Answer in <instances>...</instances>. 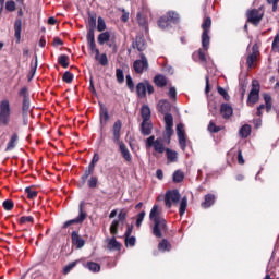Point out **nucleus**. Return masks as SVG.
<instances>
[{
  "label": "nucleus",
  "instance_id": "f257e3e1",
  "mask_svg": "<svg viewBox=\"0 0 279 279\" xmlns=\"http://www.w3.org/2000/svg\"><path fill=\"white\" fill-rule=\"evenodd\" d=\"M171 110V104L168 100H160L158 102V111L165 114V132L163 138L167 143H171V136H173V116L169 113Z\"/></svg>",
  "mask_w": 279,
  "mask_h": 279
},
{
  "label": "nucleus",
  "instance_id": "f03ea898",
  "mask_svg": "<svg viewBox=\"0 0 279 279\" xmlns=\"http://www.w3.org/2000/svg\"><path fill=\"white\" fill-rule=\"evenodd\" d=\"M122 125L123 124H122L121 120H117L114 122L113 128H112V135H113L112 141L116 145H118L122 158H124V160L126 162H132V155L130 154V149H128V146L125 145V143H123V141H121Z\"/></svg>",
  "mask_w": 279,
  "mask_h": 279
},
{
  "label": "nucleus",
  "instance_id": "7ed1b4c3",
  "mask_svg": "<svg viewBox=\"0 0 279 279\" xmlns=\"http://www.w3.org/2000/svg\"><path fill=\"white\" fill-rule=\"evenodd\" d=\"M12 117V108L10 107V100L3 99L0 102V126L10 125V119Z\"/></svg>",
  "mask_w": 279,
  "mask_h": 279
},
{
  "label": "nucleus",
  "instance_id": "20e7f679",
  "mask_svg": "<svg viewBox=\"0 0 279 279\" xmlns=\"http://www.w3.org/2000/svg\"><path fill=\"white\" fill-rule=\"evenodd\" d=\"M213 25V20L210 17H205L202 24V47L204 51H208L210 47V27Z\"/></svg>",
  "mask_w": 279,
  "mask_h": 279
},
{
  "label": "nucleus",
  "instance_id": "39448f33",
  "mask_svg": "<svg viewBox=\"0 0 279 279\" xmlns=\"http://www.w3.org/2000/svg\"><path fill=\"white\" fill-rule=\"evenodd\" d=\"M141 59H137L133 63V69L137 75H143L145 71H149V61L147 60V57H145V53L140 54Z\"/></svg>",
  "mask_w": 279,
  "mask_h": 279
},
{
  "label": "nucleus",
  "instance_id": "423d86ee",
  "mask_svg": "<svg viewBox=\"0 0 279 279\" xmlns=\"http://www.w3.org/2000/svg\"><path fill=\"white\" fill-rule=\"evenodd\" d=\"M146 147H154L155 151H157V154H165V151H167V148H165V142L162 140V137H158L156 140V137L154 135L149 136L146 140Z\"/></svg>",
  "mask_w": 279,
  "mask_h": 279
},
{
  "label": "nucleus",
  "instance_id": "0eeeda50",
  "mask_svg": "<svg viewBox=\"0 0 279 279\" xmlns=\"http://www.w3.org/2000/svg\"><path fill=\"white\" fill-rule=\"evenodd\" d=\"M259 94H260V84L258 83V81H253L252 88L247 98V106H254V104H257L258 99L260 98Z\"/></svg>",
  "mask_w": 279,
  "mask_h": 279
},
{
  "label": "nucleus",
  "instance_id": "6e6552de",
  "mask_svg": "<svg viewBox=\"0 0 279 279\" xmlns=\"http://www.w3.org/2000/svg\"><path fill=\"white\" fill-rule=\"evenodd\" d=\"M247 22L252 23V25H258L260 21H263V16H265V12L263 9H252L246 12Z\"/></svg>",
  "mask_w": 279,
  "mask_h": 279
},
{
  "label": "nucleus",
  "instance_id": "1a4fd4ad",
  "mask_svg": "<svg viewBox=\"0 0 279 279\" xmlns=\"http://www.w3.org/2000/svg\"><path fill=\"white\" fill-rule=\"evenodd\" d=\"M162 232H167V220L162 218L154 222L153 234L157 239H162Z\"/></svg>",
  "mask_w": 279,
  "mask_h": 279
},
{
  "label": "nucleus",
  "instance_id": "9d476101",
  "mask_svg": "<svg viewBox=\"0 0 279 279\" xmlns=\"http://www.w3.org/2000/svg\"><path fill=\"white\" fill-rule=\"evenodd\" d=\"M180 202V191L173 190L166 193L165 205L167 208H171L172 204H178Z\"/></svg>",
  "mask_w": 279,
  "mask_h": 279
},
{
  "label": "nucleus",
  "instance_id": "9b49d317",
  "mask_svg": "<svg viewBox=\"0 0 279 279\" xmlns=\"http://www.w3.org/2000/svg\"><path fill=\"white\" fill-rule=\"evenodd\" d=\"M84 202L80 204V213L78 216L72 220H68L64 222L63 228H69V226H73V223H84L86 220V213L84 211Z\"/></svg>",
  "mask_w": 279,
  "mask_h": 279
},
{
  "label": "nucleus",
  "instance_id": "f8f14e48",
  "mask_svg": "<svg viewBox=\"0 0 279 279\" xmlns=\"http://www.w3.org/2000/svg\"><path fill=\"white\" fill-rule=\"evenodd\" d=\"M260 52L258 51V46L254 45L252 47V53L247 56L246 58V64L248 69H252L254 66V62L258 60V56Z\"/></svg>",
  "mask_w": 279,
  "mask_h": 279
},
{
  "label": "nucleus",
  "instance_id": "ddd939ff",
  "mask_svg": "<svg viewBox=\"0 0 279 279\" xmlns=\"http://www.w3.org/2000/svg\"><path fill=\"white\" fill-rule=\"evenodd\" d=\"M92 53H95V61L98 62L101 66H108V54L99 53V50L97 48L90 50Z\"/></svg>",
  "mask_w": 279,
  "mask_h": 279
},
{
  "label": "nucleus",
  "instance_id": "4468645a",
  "mask_svg": "<svg viewBox=\"0 0 279 279\" xmlns=\"http://www.w3.org/2000/svg\"><path fill=\"white\" fill-rule=\"evenodd\" d=\"M100 125L104 128L110 121V114L108 113V108L104 105H100L99 111Z\"/></svg>",
  "mask_w": 279,
  "mask_h": 279
},
{
  "label": "nucleus",
  "instance_id": "2eb2a0df",
  "mask_svg": "<svg viewBox=\"0 0 279 279\" xmlns=\"http://www.w3.org/2000/svg\"><path fill=\"white\" fill-rule=\"evenodd\" d=\"M151 130H154V124H151V120H143L141 123V132L143 136H149V134H151Z\"/></svg>",
  "mask_w": 279,
  "mask_h": 279
},
{
  "label": "nucleus",
  "instance_id": "dca6fc26",
  "mask_svg": "<svg viewBox=\"0 0 279 279\" xmlns=\"http://www.w3.org/2000/svg\"><path fill=\"white\" fill-rule=\"evenodd\" d=\"M71 236H72V244L75 245L77 250H82V247L86 245V242L84 241V239H82V236H80L77 231H73Z\"/></svg>",
  "mask_w": 279,
  "mask_h": 279
},
{
  "label": "nucleus",
  "instance_id": "f3484780",
  "mask_svg": "<svg viewBox=\"0 0 279 279\" xmlns=\"http://www.w3.org/2000/svg\"><path fill=\"white\" fill-rule=\"evenodd\" d=\"M87 45L89 51H93V49H97V44H95V28H89L87 32Z\"/></svg>",
  "mask_w": 279,
  "mask_h": 279
},
{
  "label": "nucleus",
  "instance_id": "a211bd4d",
  "mask_svg": "<svg viewBox=\"0 0 279 279\" xmlns=\"http://www.w3.org/2000/svg\"><path fill=\"white\" fill-rule=\"evenodd\" d=\"M234 110L232 106L229 104H222L220 107V114L223 119H230L231 114H233Z\"/></svg>",
  "mask_w": 279,
  "mask_h": 279
},
{
  "label": "nucleus",
  "instance_id": "6ab92c4d",
  "mask_svg": "<svg viewBox=\"0 0 279 279\" xmlns=\"http://www.w3.org/2000/svg\"><path fill=\"white\" fill-rule=\"evenodd\" d=\"M107 250H110L111 252H120L121 251V243L117 241V238H111L107 240Z\"/></svg>",
  "mask_w": 279,
  "mask_h": 279
},
{
  "label": "nucleus",
  "instance_id": "aec40b11",
  "mask_svg": "<svg viewBox=\"0 0 279 279\" xmlns=\"http://www.w3.org/2000/svg\"><path fill=\"white\" fill-rule=\"evenodd\" d=\"M149 219H150V221H153V223L163 219L162 217H160V210H158V205L153 206L150 214H149Z\"/></svg>",
  "mask_w": 279,
  "mask_h": 279
},
{
  "label": "nucleus",
  "instance_id": "412c9836",
  "mask_svg": "<svg viewBox=\"0 0 279 279\" xmlns=\"http://www.w3.org/2000/svg\"><path fill=\"white\" fill-rule=\"evenodd\" d=\"M141 117L143 121H151V109H149V106L143 105L141 108Z\"/></svg>",
  "mask_w": 279,
  "mask_h": 279
},
{
  "label": "nucleus",
  "instance_id": "4be33fe9",
  "mask_svg": "<svg viewBox=\"0 0 279 279\" xmlns=\"http://www.w3.org/2000/svg\"><path fill=\"white\" fill-rule=\"evenodd\" d=\"M23 29V21L21 19L15 20L14 23V32H15V38L19 43L21 40V32Z\"/></svg>",
  "mask_w": 279,
  "mask_h": 279
},
{
  "label": "nucleus",
  "instance_id": "5701e85b",
  "mask_svg": "<svg viewBox=\"0 0 279 279\" xmlns=\"http://www.w3.org/2000/svg\"><path fill=\"white\" fill-rule=\"evenodd\" d=\"M134 49H137V51H145L147 45L145 44V39L142 37H136L135 41L133 43Z\"/></svg>",
  "mask_w": 279,
  "mask_h": 279
},
{
  "label": "nucleus",
  "instance_id": "b1692460",
  "mask_svg": "<svg viewBox=\"0 0 279 279\" xmlns=\"http://www.w3.org/2000/svg\"><path fill=\"white\" fill-rule=\"evenodd\" d=\"M154 82L158 88H165V86H167V77L162 74L156 75Z\"/></svg>",
  "mask_w": 279,
  "mask_h": 279
},
{
  "label": "nucleus",
  "instance_id": "393cba45",
  "mask_svg": "<svg viewBox=\"0 0 279 279\" xmlns=\"http://www.w3.org/2000/svg\"><path fill=\"white\" fill-rule=\"evenodd\" d=\"M215 204V196L213 194H207L205 201L201 204L202 208H210Z\"/></svg>",
  "mask_w": 279,
  "mask_h": 279
},
{
  "label": "nucleus",
  "instance_id": "a878e982",
  "mask_svg": "<svg viewBox=\"0 0 279 279\" xmlns=\"http://www.w3.org/2000/svg\"><path fill=\"white\" fill-rule=\"evenodd\" d=\"M16 143H19V135L14 133L8 142L7 151H12L16 147Z\"/></svg>",
  "mask_w": 279,
  "mask_h": 279
},
{
  "label": "nucleus",
  "instance_id": "bb28decb",
  "mask_svg": "<svg viewBox=\"0 0 279 279\" xmlns=\"http://www.w3.org/2000/svg\"><path fill=\"white\" fill-rule=\"evenodd\" d=\"M136 93L138 97L143 98L147 95V85L146 83H138L136 85Z\"/></svg>",
  "mask_w": 279,
  "mask_h": 279
},
{
  "label": "nucleus",
  "instance_id": "cd10ccee",
  "mask_svg": "<svg viewBox=\"0 0 279 279\" xmlns=\"http://www.w3.org/2000/svg\"><path fill=\"white\" fill-rule=\"evenodd\" d=\"M239 134H240L241 138H247V136H250V134H252V126H250V124H244L240 129Z\"/></svg>",
  "mask_w": 279,
  "mask_h": 279
},
{
  "label": "nucleus",
  "instance_id": "c85d7f7f",
  "mask_svg": "<svg viewBox=\"0 0 279 279\" xmlns=\"http://www.w3.org/2000/svg\"><path fill=\"white\" fill-rule=\"evenodd\" d=\"M88 26L89 29H96L97 27V15L95 13L88 14Z\"/></svg>",
  "mask_w": 279,
  "mask_h": 279
},
{
  "label": "nucleus",
  "instance_id": "c756f323",
  "mask_svg": "<svg viewBox=\"0 0 279 279\" xmlns=\"http://www.w3.org/2000/svg\"><path fill=\"white\" fill-rule=\"evenodd\" d=\"M166 154H167V158H168V162H175V160H178V153L167 148L166 149Z\"/></svg>",
  "mask_w": 279,
  "mask_h": 279
},
{
  "label": "nucleus",
  "instance_id": "7c9ffc66",
  "mask_svg": "<svg viewBox=\"0 0 279 279\" xmlns=\"http://www.w3.org/2000/svg\"><path fill=\"white\" fill-rule=\"evenodd\" d=\"M158 26L160 29H168V27H171V23L167 19V16H161L158 21Z\"/></svg>",
  "mask_w": 279,
  "mask_h": 279
},
{
  "label": "nucleus",
  "instance_id": "2f4dec72",
  "mask_svg": "<svg viewBox=\"0 0 279 279\" xmlns=\"http://www.w3.org/2000/svg\"><path fill=\"white\" fill-rule=\"evenodd\" d=\"M86 267H87V269H89V271H93L94 274L101 271V266L95 262H88L86 264Z\"/></svg>",
  "mask_w": 279,
  "mask_h": 279
},
{
  "label": "nucleus",
  "instance_id": "473e14b6",
  "mask_svg": "<svg viewBox=\"0 0 279 279\" xmlns=\"http://www.w3.org/2000/svg\"><path fill=\"white\" fill-rule=\"evenodd\" d=\"M189 206V198L184 196L181 201L180 208H179V215L182 217L186 213V207Z\"/></svg>",
  "mask_w": 279,
  "mask_h": 279
},
{
  "label": "nucleus",
  "instance_id": "72a5a7b5",
  "mask_svg": "<svg viewBox=\"0 0 279 279\" xmlns=\"http://www.w3.org/2000/svg\"><path fill=\"white\" fill-rule=\"evenodd\" d=\"M37 69H38V56L35 54V62L31 63V71H29L31 77H28V80H32L34 75H36Z\"/></svg>",
  "mask_w": 279,
  "mask_h": 279
},
{
  "label": "nucleus",
  "instance_id": "f704fd0d",
  "mask_svg": "<svg viewBox=\"0 0 279 279\" xmlns=\"http://www.w3.org/2000/svg\"><path fill=\"white\" fill-rule=\"evenodd\" d=\"M108 40H110V33L109 32H104V33L98 35V43L100 45H106V43H108Z\"/></svg>",
  "mask_w": 279,
  "mask_h": 279
},
{
  "label": "nucleus",
  "instance_id": "c9c22d12",
  "mask_svg": "<svg viewBox=\"0 0 279 279\" xmlns=\"http://www.w3.org/2000/svg\"><path fill=\"white\" fill-rule=\"evenodd\" d=\"M166 19L170 24L178 23V21H180V15L175 12H168Z\"/></svg>",
  "mask_w": 279,
  "mask_h": 279
},
{
  "label": "nucleus",
  "instance_id": "e433bc0d",
  "mask_svg": "<svg viewBox=\"0 0 279 279\" xmlns=\"http://www.w3.org/2000/svg\"><path fill=\"white\" fill-rule=\"evenodd\" d=\"M158 250L160 252H169L171 250V244L169 243V241L167 240H162L159 244H158Z\"/></svg>",
  "mask_w": 279,
  "mask_h": 279
},
{
  "label": "nucleus",
  "instance_id": "4c0bfd02",
  "mask_svg": "<svg viewBox=\"0 0 279 279\" xmlns=\"http://www.w3.org/2000/svg\"><path fill=\"white\" fill-rule=\"evenodd\" d=\"M173 182L180 183L184 180V172L182 170H175L172 175Z\"/></svg>",
  "mask_w": 279,
  "mask_h": 279
},
{
  "label": "nucleus",
  "instance_id": "58836bf2",
  "mask_svg": "<svg viewBox=\"0 0 279 279\" xmlns=\"http://www.w3.org/2000/svg\"><path fill=\"white\" fill-rule=\"evenodd\" d=\"M121 223V221H119L118 219H114L112 222H111V226H110V234H113L117 235L118 232H119V225Z\"/></svg>",
  "mask_w": 279,
  "mask_h": 279
},
{
  "label": "nucleus",
  "instance_id": "ea45409f",
  "mask_svg": "<svg viewBox=\"0 0 279 279\" xmlns=\"http://www.w3.org/2000/svg\"><path fill=\"white\" fill-rule=\"evenodd\" d=\"M58 63L63 66V69H69V56L66 54H61L58 58Z\"/></svg>",
  "mask_w": 279,
  "mask_h": 279
},
{
  "label": "nucleus",
  "instance_id": "a19ab883",
  "mask_svg": "<svg viewBox=\"0 0 279 279\" xmlns=\"http://www.w3.org/2000/svg\"><path fill=\"white\" fill-rule=\"evenodd\" d=\"M263 97H264V101L266 104V112H271V106H272V104H271V95L264 94Z\"/></svg>",
  "mask_w": 279,
  "mask_h": 279
},
{
  "label": "nucleus",
  "instance_id": "79ce46f5",
  "mask_svg": "<svg viewBox=\"0 0 279 279\" xmlns=\"http://www.w3.org/2000/svg\"><path fill=\"white\" fill-rule=\"evenodd\" d=\"M116 77L118 84H123L125 82V75L123 74V71L121 69L116 70Z\"/></svg>",
  "mask_w": 279,
  "mask_h": 279
},
{
  "label": "nucleus",
  "instance_id": "37998d69",
  "mask_svg": "<svg viewBox=\"0 0 279 279\" xmlns=\"http://www.w3.org/2000/svg\"><path fill=\"white\" fill-rule=\"evenodd\" d=\"M22 112L24 117H27L29 112V98L23 99Z\"/></svg>",
  "mask_w": 279,
  "mask_h": 279
},
{
  "label": "nucleus",
  "instance_id": "c03bdc74",
  "mask_svg": "<svg viewBox=\"0 0 279 279\" xmlns=\"http://www.w3.org/2000/svg\"><path fill=\"white\" fill-rule=\"evenodd\" d=\"M137 23L141 27H145V29H147V17L141 13H137Z\"/></svg>",
  "mask_w": 279,
  "mask_h": 279
},
{
  "label": "nucleus",
  "instance_id": "a18cd8bd",
  "mask_svg": "<svg viewBox=\"0 0 279 279\" xmlns=\"http://www.w3.org/2000/svg\"><path fill=\"white\" fill-rule=\"evenodd\" d=\"M168 97L172 101H177L178 100V90L175 89V87H170V89L168 92Z\"/></svg>",
  "mask_w": 279,
  "mask_h": 279
},
{
  "label": "nucleus",
  "instance_id": "49530a36",
  "mask_svg": "<svg viewBox=\"0 0 279 279\" xmlns=\"http://www.w3.org/2000/svg\"><path fill=\"white\" fill-rule=\"evenodd\" d=\"M208 131L213 134H217V132H221V126H217L213 121L209 122Z\"/></svg>",
  "mask_w": 279,
  "mask_h": 279
},
{
  "label": "nucleus",
  "instance_id": "de8ad7c7",
  "mask_svg": "<svg viewBox=\"0 0 279 279\" xmlns=\"http://www.w3.org/2000/svg\"><path fill=\"white\" fill-rule=\"evenodd\" d=\"M177 135L178 138L186 136V132L184 131V124L180 123L177 125Z\"/></svg>",
  "mask_w": 279,
  "mask_h": 279
},
{
  "label": "nucleus",
  "instance_id": "09e8293b",
  "mask_svg": "<svg viewBox=\"0 0 279 279\" xmlns=\"http://www.w3.org/2000/svg\"><path fill=\"white\" fill-rule=\"evenodd\" d=\"M5 10H8V12H14V10H16V2H14V0L7 1Z\"/></svg>",
  "mask_w": 279,
  "mask_h": 279
},
{
  "label": "nucleus",
  "instance_id": "8fccbe9b",
  "mask_svg": "<svg viewBox=\"0 0 279 279\" xmlns=\"http://www.w3.org/2000/svg\"><path fill=\"white\" fill-rule=\"evenodd\" d=\"M97 182H99V179L97 177H90L87 181L89 189H97Z\"/></svg>",
  "mask_w": 279,
  "mask_h": 279
},
{
  "label": "nucleus",
  "instance_id": "3c124183",
  "mask_svg": "<svg viewBox=\"0 0 279 279\" xmlns=\"http://www.w3.org/2000/svg\"><path fill=\"white\" fill-rule=\"evenodd\" d=\"M25 193H26L28 199H34V197H37V196H38V192L32 190V187H26V189H25Z\"/></svg>",
  "mask_w": 279,
  "mask_h": 279
},
{
  "label": "nucleus",
  "instance_id": "603ef678",
  "mask_svg": "<svg viewBox=\"0 0 279 279\" xmlns=\"http://www.w3.org/2000/svg\"><path fill=\"white\" fill-rule=\"evenodd\" d=\"M125 219H128V210L121 209L117 220L120 221L121 223H124Z\"/></svg>",
  "mask_w": 279,
  "mask_h": 279
},
{
  "label": "nucleus",
  "instance_id": "864d4df0",
  "mask_svg": "<svg viewBox=\"0 0 279 279\" xmlns=\"http://www.w3.org/2000/svg\"><path fill=\"white\" fill-rule=\"evenodd\" d=\"M125 245H126V247H134V245H136V238L135 236H126Z\"/></svg>",
  "mask_w": 279,
  "mask_h": 279
},
{
  "label": "nucleus",
  "instance_id": "5fc2aeb1",
  "mask_svg": "<svg viewBox=\"0 0 279 279\" xmlns=\"http://www.w3.org/2000/svg\"><path fill=\"white\" fill-rule=\"evenodd\" d=\"M63 82H65L66 84H71V82H73V73L66 71L64 72L63 76H62Z\"/></svg>",
  "mask_w": 279,
  "mask_h": 279
},
{
  "label": "nucleus",
  "instance_id": "6e6d98bb",
  "mask_svg": "<svg viewBox=\"0 0 279 279\" xmlns=\"http://www.w3.org/2000/svg\"><path fill=\"white\" fill-rule=\"evenodd\" d=\"M19 95L20 97H23V99H29V89L27 87H22Z\"/></svg>",
  "mask_w": 279,
  "mask_h": 279
},
{
  "label": "nucleus",
  "instance_id": "4d7b16f0",
  "mask_svg": "<svg viewBox=\"0 0 279 279\" xmlns=\"http://www.w3.org/2000/svg\"><path fill=\"white\" fill-rule=\"evenodd\" d=\"M97 29L98 32H106V21H104V17H98Z\"/></svg>",
  "mask_w": 279,
  "mask_h": 279
},
{
  "label": "nucleus",
  "instance_id": "13d9d810",
  "mask_svg": "<svg viewBox=\"0 0 279 279\" xmlns=\"http://www.w3.org/2000/svg\"><path fill=\"white\" fill-rule=\"evenodd\" d=\"M218 93L223 97L225 101H230V95L226 89H223V87H218Z\"/></svg>",
  "mask_w": 279,
  "mask_h": 279
},
{
  "label": "nucleus",
  "instance_id": "bf43d9fd",
  "mask_svg": "<svg viewBox=\"0 0 279 279\" xmlns=\"http://www.w3.org/2000/svg\"><path fill=\"white\" fill-rule=\"evenodd\" d=\"M126 86L131 90V93H134V81L132 80V76L130 74L126 75Z\"/></svg>",
  "mask_w": 279,
  "mask_h": 279
},
{
  "label": "nucleus",
  "instance_id": "052dcab7",
  "mask_svg": "<svg viewBox=\"0 0 279 279\" xmlns=\"http://www.w3.org/2000/svg\"><path fill=\"white\" fill-rule=\"evenodd\" d=\"M272 51H277L279 53V34H277L272 41Z\"/></svg>",
  "mask_w": 279,
  "mask_h": 279
},
{
  "label": "nucleus",
  "instance_id": "680f3d73",
  "mask_svg": "<svg viewBox=\"0 0 279 279\" xmlns=\"http://www.w3.org/2000/svg\"><path fill=\"white\" fill-rule=\"evenodd\" d=\"M4 210H12L14 208V203L11 199H7L3 202Z\"/></svg>",
  "mask_w": 279,
  "mask_h": 279
},
{
  "label": "nucleus",
  "instance_id": "e2e57ef3",
  "mask_svg": "<svg viewBox=\"0 0 279 279\" xmlns=\"http://www.w3.org/2000/svg\"><path fill=\"white\" fill-rule=\"evenodd\" d=\"M145 219V211H141L137 215V219H136V226L137 228H141V226L143 225V220Z\"/></svg>",
  "mask_w": 279,
  "mask_h": 279
},
{
  "label": "nucleus",
  "instance_id": "0e129e2a",
  "mask_svg": "<svg viewBox=\"0 0 279 279\" xmlns=\"http://www.w3.org/2000/svg\"><path fill=\"white\" fill-rule=\"evenodd\" d=\"M179 145L182 151H186V136L179 137Z\"/></svg>",
  "mask_w": 279,
  "mask_h": 279
},
{
  "label": "nucleus",
  "instance_id": "69168bd1",
  "mask_svg": "<svg viewBox=\"0 0 279 279\" xmlns=\"http://www.w3.org/2000/svg\"><path fill=\"white\" fill-rule=\"evenodd\" d=\"M77 265V262H72L63 268V274H69Z\"/></svg>",
  "mask_w": 279,
  "mask_h": 279
},
{
  "label": "nucleus",
  "instance_id": "338daca9",
  "mask_svg": "<svg viewBox=\"0 0 279 279\" xmlns=\"http://www.w3.org/2000/svg\"><path fill=\"white\" fill-rule=\"evenodd\" d=\"M34 221V217L32 216H23L20 218L21 223H32Z\"/></svg>",
  "mask_w": 279,
  "mask_h": 279
},
{
  "label": "nucleus",
  "instance_id": "774afa93",
  "mask_svg": "<svg viewBox=\"0 0 279 279\" xmlns=\"http://www.w3.org/2000/svg\"><path fill=\"white\" fill-rule=\"evenodd\" d=\"M93 173H94L93 170H90V169L87 168V169L84 171V174L82 175V181H83V182H86V180H88V177H89V175H93Z\"/></svg>",
  "mask_w": 279,
  "mask_h": 279
}]
</instances>
